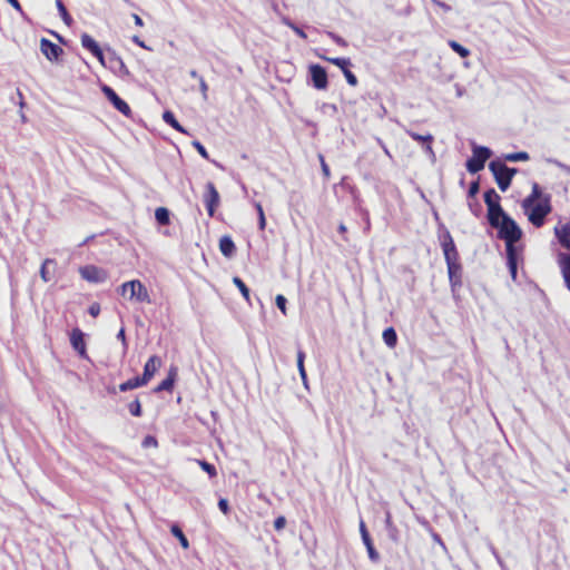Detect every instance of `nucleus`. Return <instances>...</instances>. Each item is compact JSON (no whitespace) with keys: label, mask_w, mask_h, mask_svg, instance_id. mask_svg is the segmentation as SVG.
I'll list each match as a JSON object with an SVG mask.
<instances>
[{"label":"nucleus","mask_w":570,"mask_h":570,"mask_svg":"<svg viewBox=\"0 0 570 570\" xmlns=\"http://www.w3.org/2000/svg\"><path fill=\"white\" fill-rule=\"evenodd\" d=\"M493 228L498 229L499 238L504 240L505 252L517 250L514 244L522 237V230L509 215H504V219Z\"/></svg>","instance_id":"1"},{"label":"nucleus","mask_w":570,"mask_h":570,"mask_svg":"<svg viewBox=\"0 0 570 570\" xmlns=\"http://www.w3.org/2000/svg\"><path fill=\"white\" fill-rule=\"evenodd\" d=\"M118 292L120 295L126 296L129 292L128 298L130 301L141 302V303H150V296L146 288V286L139 279H132L124 283Z\"/></svg>","instance_id":"2"},{"label":"nucleus","mask_w":570,"mask_h":570,"mask_svg":"<svg viewBox=\"0 0 570 570\" xmlns=\"http://www.w3.org/2000/svg\"><path fill=\"white\" fill-rule=\"evenodd\" d=\"M492 156V150L485 146H472V157L466 160L465 167L470 174H476L481 171L487 160Z\"/></svg>","instance_id":"3"},{"label":"nucleus","mask_w":570,"mask_h":570,"mask_svg":"<svg viewBox=\"0 0 570 570\" xmlns=\"http://www.w3.org/2000/svg\"><path fill=\"white\" fill-rule=\"evenodd\" d=\"M550 196H546L541 202L533 204L527 212L529 222L535 227L544 224L546 217L551 213Z\"/></svg>","instance_id":"4"},{"label":"nucleus","mask_w":570,"mask_h":570,"mask_svg":"<svg viewBox=\"0 0 570 570\" xmlns=\"http://www.w3.org/2000/svg\"><path fill=\"white\" fill-rule=\"evenodd\" d=\"M489 169L494 176V179L498 184V187L505 191L511 185V177L508 173V166L502 159L491 160L489 164Z\"/></svg>","instance_id":"5"},{"label":"nucleus","mask_w":570,"mask_h":570,"mask_svg":"<svg viewBox=\"0 0 570 570\" xmlns=\"http://www.w3.org/2000/svg\"><path fill=\"white\" fill-rule=\"evenodd\" d=\"M440 244L444 254L446 265L452 263H460L456 246L448 229H444L443 234L440 235Z\"/></svg>","instance_id":"6"},{"label":"nucleus","mask_w":570,"mask_h":570,"mask_svg":"<svg viewBox=\"0 0 570 570\" xmlns=\"http://www.w3.org/2000/svg\"><path fill=\"white\" fill-rule=\"evenodd\" d=\"M80 276L89 283L99 284L108 278V273L95 265H86L79 268Z\"/></svg>","instance_id":"7"},{"label":"nucleus","mask_w":570,"mask_h":570,"mask_svg":"<svg viewBox=\"0 0 570 570\" xmlns=\"http://www.w3.org/2000/svg\"><path fill=\"white\" fill-rule=\"evenodd\" d=\"M101 91L109 100V102L115 107V109H117L119 112L125 116H129L131 114V109L128 104L122 100L111 87L102 85Z\"/></svg>","instance_id":"8"},{"label":"nucleus","mask_w":570,"mask_h":570,"mask_svg":"<svg viewBox=\"0 0 570 570\" xmlns=\"http://www.w3.org/2000/svg\"><path fill=\"white\" fill-rule=\"evenodd\" d=\"M219 194L212 181L206 184V193L204 194V203L207 209V213L210 217L214 216L216 208L219 205Z\"/></svg>","instance_id":"9"},{"label":"nucleus","mask_w":570,"mask_h":570,"mask_svg":"<svg viewBox=\"0 0 570 570\" xmlns=\"http://www.w3.org/2000/svg\"><path fill=\"white\" fill-rule=\"evenodd\" d=\"M313 86L318 90H324L328 86L327 72L321 65H311L308 68Z\"/></svg>","instance_id":"10"},{"label":"nucleus","mask_w":570,"mask_h":570,"mask_svg":"<svg viewBox=\"0 0 570 570\" xmlns=\"http://www.w3.org/2000/svg\"><path fill=\"white\" fill-rule=\"evenodd\" d=\"M40 50L42 55L50 61H58L62 56L63 50L58 45L51 42L50 40L42 38L40 40Z\"/></svg>","instance_id":"11"},{"label":"nucleus","mask_w":570,"mask_h":570,"mask_svg":"<svg viewBox=\"0 0 570 570\" xmlns=\"http://www.w3.org/2000/svg\"><path fill=\"white\" fill-rule=\"evenodd\" d=\"M360 532L362 537V541L364 546L366 547L368 558L372 562L377 563L380 561V554L374 548L373 541L370 537V533L366 529V525L363 520L360 522Z\"/></svg>","instance_id":"12"},{"label":"nucleus","mask_w":570,"mask_h":570,"mask_svg":"<svg viewBox=\"0 0 570 570\" xmlns=\"http://www.w3.org/2000/svg\"><path fill=\"white\" fill-rule=\"evenodd\" d=\"M448 274L452 293L462 286V266L460 263L448 264Z\"/></svg>","instance_id":"13"},{"label":"nucleus","mask_w":570,"mask_h":570,"mask_svg":"<svg viewBox=\"0 0 570 570\" xmlns=\"http://www.w3.org/2000/svg\"><path fill=\"white\" fill-rule=\"evenodd\" d=\"M81 45L85 49L89 50L101 65H105V57L98 42L89 35L83 33L81 36Z\"/></svg>","instance_id":"14"},{"label":"nucleus","mask_w":570,"mask_h":570,"mask_svg":"<svg viewBox=\"0 0 570 570\" xmlns=\"http://www.w3.org/2000/svg\"><path fill=\"white\" fill-rule=\"evenodd\" d=\"M70 344L72 348L77 351L81 357H87L83 333L80 328L76 327L71 331Z\"/></svg>","instance_id":"15"},{"label":"nucleus","mask_w":570,"mask_h":570,"mask_svg":"<svg viewBox=\"0 0 570 570\" xmlns=\"http://www.w3.org/2000/svg\"><path fill=\"white\" fill-rule=\"evenodd\" d=\"M160 366H161V358L157 355L150 356L144 366V372H142V375L140 376V379L145 380V383L147 384L153 379L156 371Z\"/></svg>","instance_id":"16"},{"label":"nucleus","mask_w":570,"mask_h":570,"mask_svg":"<svg viewBox=\"0 0 570 570\" xmlns=\"http://www.w3.org/2000/svg\"><path fill=\"white\" fill-rule=\"evenodd\" d=\"M504 215L508 214L502 209L500 204L488 207V220L492 227L498 226L499 223L504 219Z\"/></svg>","instance_id":"17"},{"label":"nucleus","mask_w":570,"mask_h":570,"mask_svg":"<svg viewBox=\"0 0 570 570\" xmlns=\"http://www.w3.org/2000/svg\"><path fill=\"white\" fill-rule=\"evenodd\" d=\"M554 234L562 247L570 250V222L554 228Z\"/></svg>","instance_id":"18"},{"label":"nucleus","mask_w":570,"mask_h":570,"mask_svg":"<svg viewBox=\"0 0 570 570\" xmlns=\"http://www.w3.org/2000/svg\"><path fill=\"white\" fill-rule=\"evenodd\" d=\"M177 370L175 367H171L168 372V375L165 380H163L157 387L155 389V392H163L168 391L170 392L174 387L175 381H176Z\"/></svg>","instance_id":"19"},{"label":"nucleus","mask_w":570,"mask_h":570,"mask_svg":"<svg viewBox=\"0 0 570 570\" xmlns=\"http://www.w3.org/2000/svg\"><path fill=\"white\" fill-rule=\"evenodd\" d=\"M542 197V191L540 186L534 183L532 185L531 194L525 197L522 202V207L524 210H528L533 204L539 203L538 200Z\"/></svg>","instance_id":"20"},{"label":"nucleus","mask_w":570,"mask_h":570,"mask_svg":"<svg viewBox=\"0 0 570 570\" xmlns=\"http://www.w3.org/2000/svg\"><path fill=\"white\" fill-rule=\"evenodd\" d=\"M559 263L567 288L570 291V255L561 253Z\"/></svg>","instance_id":"21"},{"label":"nucleus","mask_w":570,"mask_h":570,"mask_svg":"<svg viewBox=\"0 0 570 570\" xmlns=\"http://www.w3.org/2000/svg\"><path fill=\"white\" fill-rule=\"evenodd\" d=\"M219 250L225 257H232L236 247L230 236L225 235L219 239Z\"/></svg>","instance_id":"22"},{"label":"nucleus","mask_w":570,"mask_h":570,"mask_svg":"<svg viewBox=\"0 0 570 570\" xmlns=\"http://www.w3.org/2000/svg\"><path fill=\"white\" fill-rule=\"evenodd\" d=\"M507 253V265L510 272V275L513 281L517 279L518 275V249L505 252Z\"/></svg>","instance_id":"23"},{"label":"nucleus","mask_w":570,"mask_h":570,"mask_svg":"<svg viewBox=\"0 0 570 570\" xmlns=\"http://www.w3.org/2000/svg\"><path fill=\"white\" fill-rule=\"evenodd\" d=\"M163 119L167 125L173 127L175 130L183 132V134L187 132L186 129L177 121V119L175 118V115L170 110L164 111Z\"/></svg>","instance_id":"24"},{"label":"nucleus","mask_w":570,"mask_h":570,"mask_svg":"<svg viewBox=\"0 0 570 570\" xmlns=\"http://www.w3.org/2000/svg\"><path fill=\"white\" fill-rule=\"evenodd\" d=\"M144 385H146L145 380H141L140 376H137V377H132V379L127 380L126 382L121 383L119 385V390L121 392H127V391L144 386Z\"/></svg>","instance_id":"25"},{"label":"nucleus","mask_w":570,"mask_h":570,"mask_svg":"<svg viewBox=\"0 0 570 570\" xmlns=\"http://www.w3.org/2000/svg\"><path fill=\"white\" fill-rule=\"evenodd\" d=\"M155 218L159 225H168L170 223V213L165 207H158L155 210Z\"/></svg>","instance_id":"26"},{"label":"nucleus","mask_w":570,"mask_h":570,"mask_svg":"<svg viewBox=\"0 0 570 570\" xmlns=\"http://www.w3.org/2000/svg\"><path fill=\"white\" fill-rule=\"evenodd\" d=\"M383 341L389 347H394L397 343V334L393 327L383 331Z\"/></svg>","instance_id":"27"},{"label":"nucleus","mask_w":570,"mask_h":570,"mask_svg":"<svg viewBox=\"0 0 570 570\" xmlns=\"http://www.w3.org/2000/svg\"><path fill=\"white\" fill-rule=\"evenodd\" d=\"M305 353L302 350L297 352V368L299 372V376L303 381L304 386L307 389V375L304 366Z\"/></svg>","instance_id":"28"},{"label":"nucleus","mask_w":570,"mask_h":570,"mask_svg":"<svg viewBox=\"0 0 570 570\" xmlns=\"http://www.w3.org/2000/svg\"><path fill=\"white\" fill-rule=\"evenodd\" d=\"M484 203L487 207H491L492 205L500 204V196L499 194L493 189H488L484 195Z\"/></svg>","instance_id":"29"},{"label":"nucleus","mask_w":570,"mask_h":570,"mask_svg":"<svg viewBox=\"0 0 570 570\" xmlns=\"http://www.w3.org/2000/svg\"><path fill=\"white\" fill-rule=\"evenodd\" d=\"M320 58L337 66L342 71L347 67H351L352 62L348 58H328L325 56H320Z\"/></svg>","instance_id":"30"},{"label":"nucleus","mask_w":570,"mask_h":570,"mask_svg":"<svg viewBox=\"0 0 570 570\" xmlns=\"http://www.w3.org/2000/svg\"><path fill=\"white\" fill-rule=\"evenodd\" d=\"M56 6H57V9H58L59 14H60L61 19L63 20V22L67 26H70L71 22H72V18L69 14V12H68L66 6L63 4L62 0H56Z\"/></svg>","instance_id":"31"},{"label":"nucleus","mask_w":570,"mask_h":570,"mask_svg":"<svg viewBox=\"0 0 570 570\" xmlns=\"http://www.w3.org/2000/svg\"><path fill=\"white\" fill-rule=\"evenodd\" d=\"M530 158L529 154L525 151H518V153H511L505 154L503 156V161H525Z\"/></svg>","instance_id":"32"},{"label":"nucleus","mask_w":570,"mask_h":570,"mask_svg":"<svg viewBox=\"0 0 570 570\" xmlns=\"http://www.w3.org/2000/svg\"><path fill=\"white\" fill-rule=\"evenodd\" d=\"M170 531H171L173 535L179 540V543L181 544V547L184 549H187L189 547V542H188L186 535L184 534V532L177 524H174L171 527Z\"/></svg>","instance_id":"33"},{"label":"nucleus","mask_w":570,"mask_h":570,"mask_svg":"<svg viewBox=\"0 0 570 570\" xmlns=\"http://www.w3.org/2000/svg\"><path fill=\"white\" fill-rule=\"evenodd\" d=\"M449 46L454 52H456L462 58H465L470 55V50L468 48H465L464 46L454 40L449 41Z\"/></svg>","instance_id":"34"},{"label":"nucleus","mask_w":570,"mask_h":570,"mask_svg":"<svg viewBox=\"0 0 570 570\" xmlns=\"http://www.w3.org/2000/svg\"><path fill=\"white\" fill-rule=\"evenodd\" d=\"M407 135L415 141L420 142V144H425V142H432L433 141V136L431 134H426V135H420L415 131H412V130H407L406 131Z\"/></svg>","instance_id":"35"},{"label":"nucleus","mask_w":570,"mask_h":570,"mask_svg":"<svg viewBox=\"0 0 570 570\" xmlns=\"http://www.w3.org/2000/svg\"><path fill=\"white\" fill-rule=\"evenodd\" d=\"M233 283L239 289V292L242 293L243 297L248 303H250V301H249V288L246 286V284L239 277H237V276L233 278Z\"/></svg>","instance_id":"36"},{"label":"nucleus","mask_w":570,"mask_h":570,"mask_svg":"<svg viewBox=\"0 0 570 570\" xmlns=\"http://www.w3.org/2000/svg\"><path fill=\"white\" fill-rule=\"evenodd\" d=\"M49 265H56V262L51 258H46L40 268V276L46 283L51 279L48 271Z\"/></svg>","instance_id":"37"},{"label":"nucleus","mask_w":570,"mask_h":570,"mask_svg":"<svg viewBox=\"0 0 570 570\" xmlns=\"http://www.w3.org/2000/svg\"><path fill=\"white\" fill-rule=\"evenodd\" d=\"M128 410L132 416L139 417L142 414L141 404L138 399H135L128 404Z\"/></svg>","instance_id":"38"},{"label":"nucleus","mask_w":570,"mask_h":570,"mask_svg":"<svg viewBox=\"0 0 570 570\" xmlns=\"http://www.w3.org/2000/svg\"><path fill=\"white\" fill-rule=\"evenodd\" d=\"M197 462H198V464L200 465V468H202V469H203V470H204V471H205V472H206L210 478H214V476H216V475H217L216 468H215L212 463H209V462H207V461H205V460H198Z\"/></svg>","instance_id":"39"},{"label":"nucleus","mask_w":570,"mask_h":570,"mask_svg":"<svg viewBox=\"0 0 570 570\" xmlns=\"http://www.w3.org/2000/svg\"><path fill=\"white\" fill-rule=\"evenodd\" d=\"M343 75L347 81L348 85L355 87L357 85V78L356 76L350 70V67H347L346 69H344L343 71Z\"/></svg>","instance_id":"40"},{"label":"nucleus","mask_w":570,"mask_h":570,"mask_svg":"<svg viewBox=\"0 0 570 570\" xmlns=\"http://www.w3.org/2000/svg\"><path fill=\"white\" fill-rule=\"evenodd\" d=\"M142 448H149L154 446L156 448L158 445L157 439L153 435H146L141 442Z\"/></svg>","instance_id":"41"},{"label":"nucleus","mask_w":570,"mask_h":570,"mask_svg":"<svg viewBox=\"0 0 570 570\" xmlns=\"http://www.w3.org/2000/svg\"><path fill=\"white\" fill-rule=\"evenodd\" d=\"M275 303H276V306L282 311V313L285 315L286 314V303H287V299L285 298V296L283 295H277L276 298H275Z\"/></svg>","instance_id":"42"},{"label":"nucleus","mask_w":570,"mask_h":570,"mask_svg":"<svg viewBox=\"0 0 570 570\" xmlns=\"http://www.w3.org/2000/svg\"><path fill=\"white\" fill-rule=\"evenodd\" d=\"M193 146L196 148V150L199 153V155L203 158L209 159L208 153L202 142H199L198 140H195V141H193Z\"/></svg>","instance_id":"43"},{"label":"nucleus","mask_w":570,"mask_h":570,"mask_svg":"<svg viewBox=\"0 0 570 570\" xmlns=\"http://www.w3.org/2000/svg\"><path fill=\"white\" fill-rule=\"evenodd\" d=\"M387 531V535L389 538L393 541V542H399L400 540V533H399V530L395 525L391 527V528H387L386 529Z\"/></svg>","instance_id":"44"},{"label":"nucleus","mask_w":570,"mask_h":570,"mask_svg":"<svg viewBox=\"0 0 570 570\" xmlns=\"http://www.w3.org/2000/svg\"><path fill=\"white\" fill-rule=\"evenodd\" d=\"M327 36L335 42L337 43L338 46L341 47H346L347 46V42L345 39H343L341 36L332 32V31H328L327 32Z\"/></svg>","instance_id":"45"},{"label":"nucleus","mask_w":570,"mask_h":570,"mask_svg":"<svg viewBox=\"0 0 570 570\" xmlns=\"http://www.w3.org/2000/svg\"><path fill=\"white\" fill-rule=\"evenodd\" d=\"M480 190V185H479V181L475 180V181H472L470 184V187H469V190H468V196L469 197H474Z\"/></svg>","instance_id":"46"},{"label":"nucleus","mask_w":570,"mask_h":570,"mask_svg":"<svg viewBox=\"0 0 570 570\" xmlns=\"http://www.w3.org/2000/svg\"><path fill=\"white\" fill-rule=\"evenodd\" d=\"M286 525V519L285 517L281 515V517H277L274 521V528L275 530L279 531V530H283Z\"/></svg>","instance_id":"47"},{"label":"nucleus","mask_w":570,"mask_h":570,"mask_svg":"<svg viewBox=\"0 0 570 570\" xmlns=\"http://www.w3.org/2000/svg\"><path fill=\"white\" fill-rule=\"evenodd\" d=\"M116 61H117V63H118V66H119V73H120L121 76H128V75H129V70H128V68L126 67V65H125V62L122 61V59H121V58H119V57H117V58H116Z\"/></svg>","instance_id":"48"},{"label":"nucleus","mask_w":570,"mask_h":570,"mask_svg":"<svg viewBox=\"0 0 570 570\" xmlns=\"http://www.w3.org/2000/svg\"><path fill=\"white\" fill-rule=\"evenodd\" d=\"M218 508L224 513L227 514L229 512V504L228 501L224 498L219 499L218 501Z\"/></svg>","instance_id":"49"},{"label":"nucleus","mask_w":570,"mask_h":570,"mask_svg":"<svg viewBox=\"0 0 570 570\" xmlns=\"http://www.w3.org/2000/svg\"><path fill=\"white\" fill-rule=\"evenodd\" d=\"M88 313L92 316V317H97L100 313V305L98 303H92L89 308H88Z\"/></svg>","instance_id":"50"},{"label":"nucleus","mask_w":570,"mask_h":570,"mask_svg":"<svg viewBox=\"0 0 570 570\" xmlns=\"http://www.w3.org/2000/svg\"><path fill=\"white\" fill-rule=\"evenodd\" d=\"M199 89H200V92L203 95V98L206 100L207 99L208 86H207V83H206V81L204 80L203 77L199 78Z\"/></svg>","instance_id":"51"},{"label":"nucleus","mask_w":570,"mask_h":570,"mask_svg":"<svg viewBox=\"0 0 570 570\" xmlns=\"http://www.w3.org/2000/svg\"><path fill=\"white\" fill-rule=\"evenodd\" d=\"M320 160H321V167H322V173L323 175L325 176V178H328L330 177V167L328 165L325 163L324 160V157L322 155H320Z\"/></svg>","instance_id":"52"},{"label":"nucleus","mask_w":570,"mask_h":570,"mask_svg":"<svg viewBox=\"0 0 570 570\" xmlns=\"http://www.w3.org/2000/svg\"><path fill=\"white\" fill-rule=\"evenodd\" d=\"M422 145L424 147L425 153L429 154V156L432 158V160H435V154L432 149V142H425Z\"/></svg>","instance_id":"53"},{"label":"nucleus","mask_w":570,"mask_h":570,"mask_svg":"<svg viewBox=\"0 0 570 570\" xmlns=\"http://www.w3.org/2000/svg\"><path fill=\"white\" fill-rule=\"evenodd\" d=\"M292 30L302 39H306L307 38V35L304 32L303 29H301L299 27H297L296 24L295 26H292Z\"/></svg>","instance_id":"54"},{"label":"nucleus","mask_w":570,"mask_h":570,"mask_svg":"<svg viewBox=\"0 0 570 570\" xmlns=\"http://www.w3.org/2000/svg\"><path fill=\"white\" fill-rule=\"evenodd\" d=\"M117 338L122 342L124 350H126L127 348V342H126V334H125V330L124 328H120V331L117 334Z\"/></svg>","instance_id":"55"},{"label":"nucleus","mask_w":570,"mask_h":570,"mask_svg":"<svg viewBox=\"0 0 570 570\" xmlns=\"http://www.w3.org/2000/svg\"><path fill=\"white\" fill-rule=\"evenodd\" d=\"M132 41H134L137 46H139L140 48H144V49L150 50V48H149V47H147V46L145 45V42H144V41H142L138 36H134V37H132Z\"/></svg>","instance_id":"56"},{"label":"nucleus","mask_w":570,"mask_h":570,"mask_svg":"<svg viewBox=\"0 0 570 570\" xmlns=\"http://www.w3.org/2000/svg\"><path fill=\"white\" fill-rule=\"evenodd\" d=\"M393 525H395V524L392 521V515H391L390 512H386V514H385V529L391 528Z\"/></svg>","instance_id":"57"},{"label":"nucleus","mask_w":570,"mask_h":570,"mask_svg":"<svg viewBox=\"0 0 570 570\" xmlns=\"http://www.w3.org/2000/svg\"><path fill=\"white\" fill-rule=\"evenodd\" d=\"M258 227L263 230L266 227V218L265 215L258 216Z\"/></svg>","instance_id":"58"},{"label":"nucleus","mask_w":570,"mask_h":570,"mask_svg":"<svg viewBox=\"0 0 570 570\" xmlns=\"http://www.w3.org/2000/svg\"><path fill=\"white\" fill-rule=\"evenodd\" d=\"M17 11L21 12V6L18 0H7Z\"/></svg>","instance_id":"59"},{"label":"nucleus","mask_w":570,"mask_h":570,"mask_svg":"<svg viewBox=\"0 0 570 570\" xmlns=\"http://www.w3.org/2000/svg\"><path fill=\"white\" fill-rule=\"evenodd\" d=\"M132 18H134L135 24L137 27H142L144 26V21H142V19L138 14L134 13Z\"/></svg>","instance_id":"60"},{"label":"nucleus","mask_w":570,"mask_h":570,"mask_svg":"<svg viewBox=\"0 0 570 570\" xmlns=\"http://www.w3.org/2000/svg\"><path fill=\"white\" fill-rule=\"evenodd\" d=\"M433 3H435L436 6L441 7L442 9H444L445 11H449L451 9L450 6H448L446 3L444 2H441L439 0H432Z\"/></svg>","instance_id":"61"},{"label":"nucleus","mask_w":570,"mask_h":570,"mask_svg":"<svg viewBox=\"0 0 570 570\" xmlns=\"http://www.w3.org/2000/svg\"><path fill=\"white\" fill-rule=\"evenodd\" d=\"M551 161H552L553 164H556L558 167H560V168L564 169L566 171L570 173V167H569V166L563 165V164H561V163H560V161H558V160H551Z\"/></svg>","instance_id":"62"},{"label":"nucleus","mask_w":570,"mask_h":570,"mask_svg":"<svg viewBox=\"0 0 570 570\" xmlns=\"http://www.w3.org/2000/svg\"><path fill=\"white\" fill-rule=\"evenodd\" d=\"M324 109H330V111H332L333 114H335L337 111V107L335 105H332V104H325L323 106Z\"/></svg>","instance_id":"63"},{"label":"nucleus","mask_w":570,"mask_h":570,"mask_svg":"<svg viewBox=\"0 0 570 570\" xmlns=\"http://www.w3.org/2000/svg\"><path fill=\"white\" fill-rule=\"evenodd\" d=\"M255 208H256V210H257L258 216H261V215H265V214H264V210H263V207H262V205H261L259 203H256V204H255Z\"/></svg>","instance_id":"64"}]
</instances>
